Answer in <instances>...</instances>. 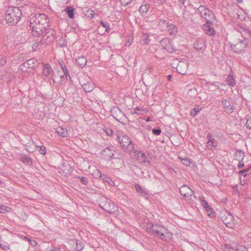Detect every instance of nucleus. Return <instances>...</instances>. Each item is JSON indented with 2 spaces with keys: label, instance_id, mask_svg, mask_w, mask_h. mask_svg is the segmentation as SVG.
Masks as SVG:
<instances>
[{
  "label": "nucleus",
  "instance_id": "f257e3e1",
  "mask_svg": "<svg viewBox=\"0 0 251 251\" xmlns=\"http://www.w3.org/2000/svg\"><path fill=\"white\" fill-rule=\"evenodd\" d=\"M50 18L44 13H39L31 17L29 21L32 35L39 36L49 27Z\"/></svg>",
  "mask_w": 251,
  "mask_h": 251
},
{
  "label": "nucleus",
  "instance_id": "f03ea898",
  "mask_svg": "<svg viewBox=\"0 0 251 251\" xmlns=\"http://www.w3.org/2000/svg\"><path fill=\"white\" fill-rule=\"evenodd\" d=\"M147 230L149 233L157 236L161 239L165 241L170 240L173 237L172 233L160 224H152L147 228Z\"/></svg>",
  "mask_w": 251,
  "mask_h": 251
},
{
  "label": "nucleus",
  "instance_id": "7ed1b4c3",
  "mask_svg": "<svg viewBox=\"0 0 251 251\" xmlns=\"http://www.w3.org/2000/svg\"><path fill=\"white\" fill-rule=\"evenodd\" d=\"M22 16V10L18 7H9L6 12L5 19L9 25H16Z\"/></svg>",
  "mask_w": 251,
  "mask_h": 251
},
{
  "label": "nucleus",
  "instance_id": "20e7f679",
  "mask_svg": "<svg viewBox=\"0 0 251 251\" xmlns=\"http://www.w3.org/2000/svg\"><path fill=\"white\" fill-rule=\"evenodd\" d=\"M119 143L125 151L131 152L134 149V144L128 136L122 134L118 136Z\"/></svg>",
  "mask_w": 251,
  "mask_h": 251
},
{
  "label": "nucleus",
  "instance_id": "39448f33",
  "mask_svg": "<svg viewBox=\"0 0 251 251\" xmlns=\"http://www.w3.org/2000/svg\"><path fill=\"white\" fill-rule=\"evenodd\" d=\"M180 194L189 203H192L196 199L194 192L187 185H183L179 188Z\"/></svg>",
  "mask_w": 251,
  "mask_h": 251
},
{
  "label": "nucleus",
  "instance_id": "423d86ee",
  "mask_svg": "<svg viewBox=\"0 0 251 251\" xmlns=\"http://www.w3.org/2000/svg\"><path fill=\"white\" fill-rule=\"evenodd\" d=\"M38 65V61L34 58H31L21 65L19 67V69L22 72L31 73V71H28L27 70L34 69Z\"/></svg>",
  "mask_w": 251,
  "mask_h": 251
},
{
  "label": "nucleus",
  "instance_id": "0eeeda50",
  "mask_svg": "<svg viewBox=\"0 0 251 251\" xmlns=\"http://www.w3.org/2000/svg\"><path fill=\"white\" fill-rule=\"evenodd\" d=\"M196 11L200 14L201 18H204L206 20V22L215 18L212 11L206 8L204 6L201 5L197 9Z\"/></svg>",
  "mask_w": 251,
  "mask_h": 251
},
{
  "label": "nucleus",
  "instance_id": "6e6552de",
  "mask_svg": "<svg viewBox=\"0 0 251 251\" xmlns=\"http://www.w3.org/2000/svg\"><path fill=\"white\" fill-rule=\"evenodd\" d=\"M100 206L101 209L110 214L114 213L118 210L114 203L106 199L100 202Z\"/></svg>",
  "mask_w": 251,
  "mask_h": 251
},
{
  "label": "nucleus",
  "instance_id": "1a4fd4ad",
  "mask_svg": "<svg viewBox=\"0 0 251 251\" xmlns=\"http://www.w3.org/2000/svg\"><path fill=\"white\" fill-rule=\"evenodd\" d=\"M222 104L224 111L228 114H230L235 109L233 100L229 97L223 99Z\"/></svg>",
  "mask_w": 251,
  "mask_h": 251
},
{
  "label": "nucleus",
  "instance_id": "9d476101",
  "mask_svg": "<svg viewBox=\"0 0 251 251\" xmlns=\"http://www.w3.org/2000/svg\"><path fill=\"white\" fill-rule=\"evenodd\" d=\"M53 42L52 36L49 37L48 34H44L42 39H37L35 43L33 45V48L40 49L43 46L50 44Z\"/></svg>",
  "mask_w": 251,
  "mask_h": 251
},
{
  "label": "nucleus",
  "instance_id": "9b49d317",
  "mask_svg": "<svg viewBox=\"0 0 251 251\" xmlns=\"http://www.w3.org/2000/svg\"><path fill=\"white\" fill-rule=\"evenodd\" d=\"M247 44V41L244 39L243 40H239L236 44L231 45V48L234 52H240L246 48Z\"/></svg>",
  "mask_w": 251,
  "mask_h": 251
},
{
  "label": "nucleus",
  "instance_id": "f8f14e48",
  "mask_svg": "<svg viewBox=\"0 0 251 251\" xmlns=\"http://www.w3.org/2000/svg\"><path fill=\"white\" fill-rule=\"evenodd\" d=\"M225 251H247L246 248L242 245L236 243H232L231 245H226L225 246Z\"/></svg>",
  "mask_w": 251,
  "mask_h": 251
},
{
  "label": "nucleus",
  "instance_id": "ddd939ff",
  "mask_svg": "<svg viewBox=\"0 0 251 251\" xmlns=\"http://www.w3.org/2000/svg\"><path fill=\"white\" fill-rule=\"evenodd\" d=\"M111 115L117 121L120 122L124 116V113L117 106L112 107L110 110Z\"/></svg>",
  "mask_w": 251,
  "mask_h": 251
},
{
  "label": "nucleus",
  "instance_id": "4468645a",
  "mask_svg": "<svg viewBox=\"0 0 251 251\" xmlns=\"http://www.w3.org/2000/svg\"><path fill=\"white\" fill-rule=\"evenodd\" d=\"M115 151L113 147H107L104 149L101 152V155L105 160H110L112 158H116L113 152Z\"/></svg>",
  "mask_w": 251,
  "mask_h": 251
},
{
  "label": "nucleus",
  "instance_id": "2eb2a0df",
  "mask_svg": "<svg viewBox=\"0 0 251 251\" xmlns=\"http://www.w3.org/2000/svg\"><path fill=\"white\" fill-rule=\"evenodd\" d=\"M211 25L212 23L209 21H207L206 23L202 25L203 31L209 36H213L215 35L216 33L214 28L211 26Z\"/></svg>",
  "mask_w": 251,
  "mask_h": 251
},
{
  "label": "nucleus",
  "instance_id": "dca6fc26",
  "mask_svg": "<svg viewBox=\"0 0 251 251\" xmlns=\"http://www.w3.org/2000/svg\"><path fill=\"white\" fill-rule=\"evenodd\" d=\"M137 160L141 163H148L149 165H151V162L149 160V157L142 151H138L135 154Z\"/></svg>",
  "mask_w": 251,
  "mask_h": 251
},
{
  "label": "nucleus",
  "instance_id": "f3484780",
  "mask_svg": "<svg viewBox=\"0 0 251 251\" xmlns=\"http://www.w3.org/2000/svg\"><path fill=\"white\" fill-rule=\"evenodd\" d=\"M53 74L54 72L50 65L48 64H44L42 72L43 76L45 77L49 76L52 77Z\"/></svg>",
  "mask_w": 251,
  "mask_h": 251
},
{
  "label": "nucleus",
  "instance_id": "a211bd4d",
  "mask_svg": "<svg viewBox=\"0 0 251 251\" xmlns=\"http://www.w3.org/2000/svg\"><path fill=\"white\" fill-rule=\"evenodd\" d=\"M160 44L163 49L170 52L172 51L170 41L169 38H163L160 41Z\"/></svg>",
  "mask_w": 251,
  "mask_h": 251
},
{
  "label": "nucleus",
  "instance_id": "6ab92c4d",
  "mask_svg": "<svg viewBox=\"0 0 251 251\" xmlns=\"http://www.w3.org/2000/svg\"><path fill=\"white\" fill-rule=\"evenodd\" d=\"M222 218L223 222L226 226L230 227H232L234 220V217L232 215L228 213L226 217L223 216L222 217Z\"/></svg>",
  "mask_w": 251,
  "mask_h": 251
},
{
  "label": "nucleus",
  "instance_id": "aec40b11",
  "mask_svg": "<svg viewBox=\"0 0 251 251\" xmlns=\"http://www.w3.org/2000/svg\"><path fill=\"white\" fill-rule=\"evenodd\" d=\"M187 67V63L185 62H179L177 65L176 69L178 73L182 75H184L186 73Z\"/></svg>",
  "mask_w": 251,
  "mask_h": 251
},
{
  "label": "nucleus",
  "instance_id": "412c9836",
  "mask_svg": "<svg viewBox=\"0 0 251 251\" xmlns=\"http://www.w3.org/2000/svg\"><path fill=\"white\" fill-rule=\"evenodd\" d=\"M206 148L209 150H215L218 146V142L214 139H210L206 143Z\"/></svg>",
  "mask_w": 251,
  "mask_h": 251
},
{
  "label": "nucleus",
  "instance_id": "4be33fe9",
  "mask_svg": "<svg viewBox=\"0 0 251 251\" xmlns=\"http://www.w3.org/2000/svg\"><path fill=\"white\" fill-rule=\"evenodd\" d=\"M87 59L84 56H80L75 59V64L80 68H83L86 64Z\"/></svg>",
  "mask_w": 251,
  "mask_h": 251
},
{
  "label": "nucleus",
  "instance_id": "5701e85b",
  "mask_svg": "<svg viewBox=\"0 0 251 251\" xmlns=\"http://www.w3.org/2000/svg\"><path fill=\"white\" fill-rule=\"evenodd\" d=\"M135 188L138 194L141 196L147 198L149 196V193L148 191L144 190L142 187L138 184H135Z\"/></svg>",
  "mask_w": 251,
  "mask_h": 251
},
{
  "label": "nucleus",
  "instance_id": "b1692460",
  "mask_svg": "<svg viewBox=\"0 0 251 251\" xmlns=\"http://www.w3.org/2000/svg\"><path fill=\"white\" fill-rule=\"evenodd\" d=\"M167 31L170 35H175L177 32L176 26L173 24H170L167 27Z\"/></svg>",
  "mask_w": 251,
  "mask_h": 251
},
{
  "label": "nucleus",
  "instance_id": "393cba45",
  "mask_svg": "<svg viewBox=\"0 0 251 251\" xmlns=\"http://www.w3.org/2000/svg\"><path fill=\"white\" fill-rule=\"evenodd\" d=\"M205 47V41L202 39H198L194 43V48L198 50H201Z\"/></svg>",
  "mask_w": 251,
  "mask_h": 251
},
{
  "label": "nucleus",
  "instance_id": "a878e982",
  "mask_svg": "<svg viewBox=\"0 0 251 251\" xmlns=\"http://www.w3.org/2000/svg\"><path fill=\"white\" fill-rule=\"evenodd\" d=\"M169 23L164 19H159L158 21L157 26L162 31H164L168 26Z\"/></svg>",
  "mask_w": 251,
  "mask_h": 251
},
{
  "label": "nucleus",
  "instance_id": "bb28decb",
  "mask_svg": "<svg viewBox=\"0 0 251 251\" xmlns=\"http://www.w3.org/2000/svg\"><path fill=\"white\" fill-rule=\"evenodd\" d=\"M82 87L86 92H90L94 88V85L91 82H88L83 84Z\"/></svg>",
  "mask_w": 251,
  "mask_h": 251
},
{
  "label": "nucleus",
  "instance_id": "cd10ccee",
  "mask_svg": "<svg viewBox=\"0 0 251 251\" xmlns=\"http://www.w3.org/2000/svg\"><path fill=\"white\" fill-rule=\"evenodd\" d=\"M226 82L227 84L230 85L231 87H233L235 85V79L232 74H229L227 76Z\"/></svg>",
  "mask_w": 251,
  "mask_h": 251
},
{
  "label": "nucleus",
  "instance_id": "c85d7f7f",
  "mask_svg": "<svg viewBox=\"0 0 251 251\" xmlns=\"http://www.w3.org/2000/svg\"><path fill=\"white\" fill-rule=\"evenodd\" d=\"M151 41L150 35L147 34H143L141 38V44L143 45L149 44Z\"/></svg>",
  "mask_w": 251,
  "mask_h": 251
},
{
  "label": "nucleus",
  "instance_id": "c756f323",
  "mask_svg": "<svg viewBox=\"0 0 251 251\" xmlns=\"http://www.w3.org/2000/svg\"><path fill=\"white\" fill-rule=\"evenodd\" d=\"M20 160L26 165H31L32 164L31 158L25 155H22Z\"/></svg>",
  "mask_w": 251,
  "mask_h": 251
},
{
  "label": "nucleus",
  "instance_id": "7c9ffc66",
  "mask_svg": "<svg viewBox=\"0 0 251 251\" xmlns=\"http://www.w3.org/2000/svg\"><path fill=\"white\" fill-rule=\"evenodd\" d=\"M200 200L201 201V205L207 211H210L212 210V208L208 204V202L202 197H200Z\"/></svg>",
  "mask_w": 251,
  "mask_h": 251
},
{
  "label": "nucleus",
  "instance_id": "2f4dec72",
  "mask_svg": "<svg viewBox=\"0 0 251 251\" xmlns=\"http://www.w3.org/2000/svg\"><path fill=\"white\" fill-rule=\"evenodd\" d=\"M74 244L75 245V250L76 251H81L84 247V244L78 240L73 241Z\"/></svg>",
  "mask_w": 251,
  "mask_h": 251
},
{
  "label": "nucleus",
  "instance_id": "473e14b6",
  "mask_svg": "<svg viewBox=\"0 0 251 251\" xmlns=\"http://www.w3.org/2000/svg\"><path fill=\"white\" fill-rule=\"evenodd\" d=\"M65 11L67 13L68 17L73 19L74 18V9L71 6H67Z\"/></svg>",
  "mask_w": 251,
  "mask_h": 251
},
{
  "label": "nucleus",
  "instance_id": "72a5a7b5",
  "mask_svg": "<svg viewBox=\"0 0 251 251\" xmlns=\"http://www.w3.org/2000/svg\"><path fill=\"white\" fill-rule=\"evenodd\" d=\"M101 180L104 182H107L110 185H114V181L106 175L103 174Z\"/></svg>",
  "mask_w": 251,
  "mask_h": 251
},
{
  "label": "nucleus",
  "instance_id": "f704fd0d",
  "mask_svg": "<svg viewBox=\"0 0 251 251\" xmlns=\"http://www.w3.org/2000/svg\"><path fill=\"white\" fill-rule=\"evenodd\" d=\"M84 14L86 17L91 19L94 17L96 13L94 10L88 9L84 12Z\"/></svg>",
  "mask_w": 251,
  "mask_h": 251
},
{
  "label": "nucleus",
  "instance_id": "c9c22d12",
  "mask_svg": "<svg viewBox=\"0 0 251 251\" xmlns=\"http://www.w3.org/2000/svg\"><path fill=\"white\" fill-rule=\"evenodd\" d=\"M57 132L59 135L62 137H66L68 135L67 130L62 127L58 128Z\"/></svg>",
  "mask_w": 251,
  "mask_h": 251
},
{
  "label": "nucleus",
  "instance_id": "e433bc0d",
  "mask_svg": "<svg viewBox=\"0 0 251 251\" xmlns=\"http://www.w3.org/2000/svg\"><path fill=\"white\" fill-rule=\"evenodd\" d=\"M244 156V152H242L241 151L235 152L234 154V157L236 160H240V159L242 160L243 159Z\"/></svg>",
  "mask_w": 251,
  "mask_h": 251
},
{
  "label": "nucleus",
  "instance_id": "4c0bfd02",
  "mask_svg": "<svg viewBox=\"0 0 251 251\" xmlns=\"http://www.w3.org/2000/svg\"><path fill=\"white\" fill-rule=\"evenodd\" d=\"M135 0H119L121 5L124 6H126L132 2L134 3Z\"/></svg>",
  "mask_w": 251,
  "mask_h": 251
},
{
  "label": "nucleus",
  "instance_id": "58836bf2",
  "mask_svg": "<svg viewBox=\"0 0 251 251\" xmlns=\"http://www.w3.org/2000/svg\"><path fill=\"white\" fill-rule=\"evenodd\" d=\"M201 110V108L198 106V107H195L194 108H193L192 110H191V112H190V115L193 116V117H194L195 116H196L198 113Z\"/></svg>",
  "mask_w": 251,
  "mask_h": 251
},
{
  "label": "nucleus",
  "instance_id": "ea45409f",
  "mask_svg": "<svg viewBox=\"0 0 251 251\" xmlns=\"http://www.w3.org/2000/svg\"><path fill=\"white\" fill-rule=\"evenodd\" d=\"M10 208L5 205L0 204V213H5L8 212Z\"/></svg>",
  "mask_w": 251,
  "mask_h": 251
},
{
  "label": "nucleus",
  "instance_id": "a19ab883",
  "mask_svg": "<svg viewBox=\"0 0 251 251\" xmlns=\"http://www.w3.org/2000/svg\"><path fill=\"white\" fill-rule=\"evenodd\" d=\"M93 175L96 178H100L101 179L103 174L99 170L96 169L94 171Z\"/></svg>",
  "mask_w": 251,
  "mask_h": 251
},
{
  "label": "nucleus",
  "instance_id": "79ce46f5",
  "mask_svg": "<svg viewBox=\"0 0 251 251\" xmlns=\"http://www.w3.org/2000/svg\"><path fill=\"white\" fill-rule=\"evenodd\" d=\"M139 11L143 15L147 12L148 8L146 5H142L140 7Z\"/></svg>",
  "mask_w": 251,
  "mask_h": 251
},
{
  "label": "nucleus",
  "instance_id": "37998d69",
  "mask_svg": "<svg viewBox=\"0 0 251 251\" xmlns=\"http://www.w3.org/2000/svg\"><path fill=\"white\" fill-rule=\"evenodd\" d=\"M36 148L37 149L39 148L38 151H39L40 154H41L42 155H45L46 154V149L45 147H44L43 146H36Z\"/></svg>",
  "mask_w": 251,
  "mask_h": 251
},
{
  "label": "nucleus",
  "instance_id": "c03bdc74",
  "mask_svg": "<svg viewBox=\"0 0 251 251\" xmlns=\"http://www.w3.org/2000/svg\"><path fill=\"white\" fill-rule=\"evenodd\" d=\"M46 33L48 34L49 37L52 36L53 38V41L56 38V34L55 32L52 29H50L49 32H47Z\"/></svg>",
  "mask_w": 251,
  "mask_h": 251
},
{
  "label": "nucleus",
  "instance_id": "a18cd8bd",
  "mask_svg": "<svg viewBox=\"0 0 251 251\" xmlns=\"http://www.w3.org/2000/svg\"><path fill=\"white\" fill-rule=\"evenodd\" d=\"M144 110H143L141 108L139 107H136L134 110V112L132 113L133 114H136L138 115H142L143 114Z\"/></svg>",
  "mask_w": 251,
  "mask_h": 251
},
{
  "label": "nucleus",
  "instance_id": "49530a36",
  "mask_svg": "<svg viewBox=\"0 0 251 251\" xmlns=\"http://www.w3.org/2000/svg\"><path fill=\"white\" fill-rule=\"evenodd\" d=\"M182 163L186 166H189L190 165L191 162L190 159L187 158H184L182 159Z\"/></svg>",
  "mask_w": 251,
  "mask_h": 251
},
{
  "label": "nucleus",
  "instance_id": "de8ad7c7",
  "mask_svg": "<svg viewBox=\"0 0 251 251\" xmlns=\"http://www.w3.org/2000/svg\"><path fill=\"white\" fill-rule=\"evenodd\" d=\"M6 63V60L5 57L0 55V66L4 65Z\"/></svg>",
  "mask_w": 251,
  "mask_h": 251
},
{
  "label": "nucleus",
  "instance_id": "09e8293b",
  "mask_svg": "<svg viewBox=\"0 0 251 251\" xmlns=\"http://www.w3.org/2000/svg\"><path fill=\"white\" fill-rule=\"evenodd\" d=\"M100 25H102V27L105 28V31L107 32L109 31V26L107 24H105L104 22L100 21Z\"/></svg>",
  "mask_w": 251,
  "mask_h": 251
},
{
  "label": "nucleus",
  "instance_id": "8fccbe9b",
  "mask_svg": "<svg viewBox=\"0 0 251 251\" xmlns=\"http://www.w3.org/2000/svg\"><path fill=\"white\" fill-rule=\"evenodd\" d=\"M78 178H79L81 183L82 184L84 185H86L87 184L88 180L87 178L83 176H79Z\"/></svg>",
  "mask_w": 251,
  "mask_h": 251
},
{
  "label": "nucleus",
  "instance_id": "3c124183",
  "mask_svg": "<svg viewBox=\"0 0 251 251\" xmlns=\"http://www.w3.org/2000/svg\"><path fill=\"white\" fill-rule=\"evenodd\" d=\"M161 130L160 128H154L152 129V133L155 135H159L160 134Z\"/></svg>",
  "mask_w": 251,
  "mask_h": 251
},
{
  "label": "nucleus",
  "instance_id": "603ef678",
  "mask_svg": "<svg viewBox=\"0 0 251 251\" xmlns=\"http://www.w3.org/2000/svg\"><path fill=\"white\" fill-rule=\"evenodd\" d=\"M103 130L108 136H111L113 134V131L111 129L105 128Z\"/></svg>",
  "mask_w": 251,
  "mask_h": 251
},
{
  "label": "nucleus",
  "instance_id": "864d4df0",
  "mask_svg": "<svg viewBox=\"0 0 251 251\" xmlns=\"http://www.w3.org/2000/svg\"><path fill=\"white\" fill-rule=\"evenodd\" d=\"M61 66L62 70L63 72L64 75L67 77V75H69V73H68V72L67 71L66 67L65 65L63 66L62 65H61Z\"/></svg>",
  "mask_w": 251,
  "mask_h": 251
},
{
  "label": "nucleus",
  "instance_id": "5fc2aeb1",
  "mask_svg": "<svg viewBox=\"0 0 251 251\" xmlns=\"http://www.w3.org/2000/svg\"><path fill=\"white\" fill-rule=\"evenodd\" d=\"M246 126L247 128L251 130V119H248L247 120Z\"/></svg>",
  "mask_w": 251,
  "mask_h": 251
},
{
  "label": "nucleus",
  "instance_id": "6e6d98bb",
  "mask_svg": "<svg viewBox=\"0 0 251 251\" xmlns=\"http://www.w3.org/2000/svg\"><path fill=\"white\" fill-rule=\"evenodd\" d=\"M242 160H239V162L238 164V167L239 168H241L243 167L244 166V163L242 162Z\"/></svg>",
  "mask_w": 251,
  "mask_h": 251
},
{
  "label": "nucleus",
  "instance_id": "4d7b16f0",
  "mask_svg": "<svg viewBox=\"0 0 251 251\" xmlns=\"http://www.w3.org/2000/svg\"><path fill=\"white\" fill-rule=\"evenodd\" d=\"M178 0L179 2L180 3L179 5L180 7H181V5H182V6H184L185 0Z\"/></svg>",
  "mask_w": 251,
  "mask_h": 251
},
{
  "label": "nucleus",
  "instance_id": "13d9d810",
  "mask_svg": "<svg viewBox=\"0 0 251 251\" xmlns=\"http://www.w3.org/2000/svg\"><path fill=\"white\" fill-rule=\"evenodd\" d=\"M131 42L130 41L129 39H128L126 42L125 43V45L126 47H129L131 45Z\"/></svg>",
  "mask_w": 251,
  "mask_h": 251
},
{
  "label": "nucleus",
  "instance_id": "bf43d9fd",
  "mask_svg": "<svg viewBox=\"0 0 251 251\" xmlns=\"http://www.w3.org/2000/svg\"><path fill=\"white\" fill-rule=\"evenodd\" d=\"M24 239L25 240L28 241L29 242H31V240L30 239H29V238L26 237V236H24Z\"/></svg>",
  "mask_w": 251,
  "mask_h": 251
},
{
  "label": "nucleus",
  "instance_id": "052dcab7",
  "mask_svg": "<svg viewBox=\"0 0 251 251\" xmlns=\"http://www.w3.org/2000/svg\"><path fill=\"white\" fill-rule=\"evenodd\" d=\"M31 243V245L32 246H35L36 245V242L35 241H32L31 240V242H30Z\"/></svg>",
  "mask_w": 251,
  "mask_h": 251
},
{
  "label": "nucleus",
  "instance_id": "680f3d73",
  "mask_svg": "<svg viewBox=\"0 0 251 251\" xmlns=\"http://www.w3.org/2000/svg\"><path fill=\"white\" fill-rule=\"evenodd\" d=\"M207 138L209 139V140H210V139H212V136L210 134H207Z\"/></svg>",
  "mask_w": 251,
  "mask_h": 251
},
{
  "label": "nucleus",
  "instance_id": "e2e57ef3",
  "mask_svg": "<svg viewBox=\"0 0 251 251\" xmlns=\"http://www.w3.org/2000/svg\"><path fill=\"white\" fill-rule=\"evenodd\" d=\"M247 171V170H242V171H240L239 173V174H242V173H244L245 172H246Z\"/></svg>",
  "mask_w": 251,
  "mask_h": 251
},
{
  "label": "nucleus",
  "instance_id": "0e129e2a",
  "mask_svg": "<svg viewBox=\"0 0 251 251\" xmlns=\"http://www.w3.org/2000/svg\"><path fill=\"white\" fill-rule=\"evenodd\" d=\"M167 77H168V80L170 81L171 80V78L172 77V75H168Z\"/></svg>",
  "mask_w": 251,
  "mask_h": 251
},
{
  "label": "nucleus",
  "instance_id": "69168bd1",
  "mask_svg": "<svg viewBox=\"0 0 251 251\" xmlns=\"http://www.w3.org/2000/svg\"><path fill=\"white\" fill-rule=\"evenodd\" d=\"M238 3H242L243 2V0H236Z\"/></svg>",
  "mask_w": 251,
  "mask_h": 251
},
{
  "label": "nucleus",
  "instance_id": "338daca9",
  "mask_svg": "<svg viewBox=\"0 0 251 251\" xmlns=\"http://www.w3.org/2000/svg\"><path fill=\"white\" fill-rule=\"evenodd\" d=\"M26 150H27L28 151H29V152H32V151H31L29 150L28 149H26Z\"/></svg>",
  "mask_w": 251,
  "mask_h": 251
},
{
  "label": "nucleus",
  "instance_id": "774afa93",
  "mask_svg": "<svg viewBox=\"0 0 251 251\" xmlns=\"http://www.w3.org/2000/svg\"><path fill=\"white\" fill-rule=\"evenodd\" d=\"M54 251H59L58 250H55Z\"/></svg>",
  "mask_w": 251,
  "mask_h": 251
}]
</instances>
